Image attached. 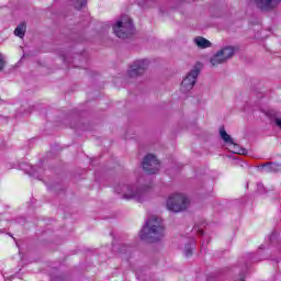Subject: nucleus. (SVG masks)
Listing matches in <instances>:
<instances>
[{
	"label": "nucleus",
	"mask_w": 281,
	"mask_h": 281,
	"mask_svg": "<svg viewBox=\"0 0 281 281\" xmlns=\"http://www.w3.org/2000/svg\"><path fill=\"white\" fill-rule=\"evenodd\" d=\"M164 233L165 228L161 218L151 216L140 231L139 237L142 240H148V243H157V240L164 238Z\"/></svg>",
	"instance_id": "nucleus-1"
},
{
	"label": "nucleus",
	"mask_w": 281,
	"mask_h": 281,
	"mask_svg": "<svg viewBox=\"0 0 281 281\" xmlns=\"http://www.w3.org/2000/svg\"><path fill=\"white\" fill-rule=\"evenodd\" d=\"M113 32L117 38H131L135 34L133 20L128 15H123L113 26Z\"/></svg>",
	"instance_id": "nucleus-2"
},
{
	"label": "nucleus",
	"mask_w": 281,
	"mask_h": 281,
	"mask_svg": "<svg viewBox=\"0 0 281 281\" xmlns=\"http://www.w3.org/2000/svg\"><path fill=\"white\" fill-rule=\"evenodd\" d=\"M190 200L184 194L176 193L167 200V210L170 212H183L188 210Z\"/></svg>",
	"instance_id": "nucleus-3"
},
{
	"label": "nucleus",
	"mask_w": 281,
	"mask_h": 281,
	"mask_svg": "<svg viewBox=\"0 0 281 281\" xmlns=\"http://www.w3.org/2000/svg\"><path fill=\"white\" fill-rule=\"evenodd\" d=\"M234 54H235L234 47L232 46L224 47L211 58V65L213 67H218V65H223V63H225L226 60H229V58H232Z\"/></svg>",
	"instance_id": "nucleus-4"
},
{
	"label": "nucleus",
	"mask_w": 281,
	"mask_h": 281,
	"mask_svg": "<svg viewBox=\"0 0 281 281\" xmlns=\"http://www.w3.org/2000/svg\"><path fill=\"white\" fill-rule=\"evenodd\" d=\"M161 167V164L159 162V159H157V156L153 154H148L143 159V170L147 172V175H156L159 172V168Z\"/></svg>",
	"instance_id": "nucleus-5"
},
{
	"label": "nucleus",
	"mask_w": 281,
	"mask_h": 281,
	"mask_svg": "<svg viewBox=\"0 0 281 281\" xmlns=\"http://www.w3.org/2000/svg\"><path fill=\"white\" fill-rule=\"evenodd\" d=\"M199 74H201V70L199 68H194L182 80L181 89L184 93L188 91H192V89L194 88V85H196V78H199Z\"/></svg>",
	"instance_id": "nucleus-6"
},
{
	"label": "nucleus",
	"mask_w": 281,
	"mask_h": 281,
	"mask_svg": "<svg viewBox=\"0 0 281 281\" xmlns=\"http://www.w3.org/2000/svg\"><path fill=\"white\" fill-rule=\"evenodd\" d=\"M146 69H148V60L146 59L136 60L132 65L128 71V76L130 78H137V76H142V74H144Z\"/></svg>",
	"instance_id": "nucleus-7"
},
{
	"label": "nucleus",
	"mask_w": 281,
	"mask_h": 281,
	"mask_svg": "<svg viewBox=\"0 0 281 281\" xmlns=\"http://www.w3.org/2000/svg\"><path fill=\"white\" fill-rule=\"evenodd\" d=\"M281 0H255L256 7L262 12H270L280 5Z\"/></svg>",
	"instance_id": "nucleus-8"
},
{
	"label": "nucleus",
	"mask_w": 281,
	"mask_h": 281,
	"mask_svg": "<svg viewBox=\"0 0 281 281\" xmlns=\"http://www.w3.org/2000/svg\"><path fill=\"white\" fill-rule=\"evenodd\" d=\"M194 43L198 47H200V49H207V47H212V42L205 37L198 36L194 38Z\"/></svg>",
	"instance_id": "nucleus-9"
},
{
	"label": "nucleus",
	"mask_w": 281,
	"mask_h": 281,
	"mask_svg": "<svg viewBox=\"0 0 281 281\" xmlns=\"http://www.w3.org/2000/svg\"><path fill=\"white\" fill-rule=\"evenodd\" d=\"M25 30H27V25L25 24V22L20 23L14 30L15 36H19V38H23V36H25Z\"/></svg>",
	"instance_id": "nucleus-10"
},
{
	"label": "nucleus",
	"mask_w": 281,
	"mask_h": 281,
	"mask_svg": "<svg viewBox=\"0 0 281 281\" xmlns=\"http://www.w3.org/2000/svg\"><path fill=\"white\" fill-rule=\"evenodd\" d=\"M220 135L225 144H233L234 146H236V144H234V140L232 139V136H229V134H227V132L225 131V127L220 128Z\"/></svg>",
	"instance_id": "nucleus-11"
},
{
	"label": "nucleus",
	"mask_w": 281,
	"mask_h": 281,
	"mask_svg": "<svg viewBox=\"0 0 281 281\" xmlns=\"http://www.w3.org/2000/svg\"><path fill=\"white\" fill-rule=\"evenodd\" d=\"M74 5L76 10H82L87 5V0H74Z\"/></svg>",
	"instance_id": "nucleus-12"
},
{
	"label": "nucleus",
	"mask_w": 281,
	"mask_h": 281,
	"mask_svg": "<svg viewBox=\"0 0 281 281\" xmlns=\"http://www.w3.org/2000/svg\"><path fill=\"white\" fill-rule=\"evenodd\" d=\"M135 196H137V193L133 192V190H131V192L128 194L124 195V199H135Z\"/></svg>",
	"instance_id": "nucleus-13"
},
{
	"label": "nucleus",
	"mask_w": 281,
	"mask_h": 281,
	"mask_svg": "<svg viewBox=\"0 0 281 281\" xmlns=\"http://www.w3.org/2000/svg\"><path fill=\"white\" fill-rule=\"evenodd\" d=\"M274 124H276V126H278V128H280V131H281V117L274 119Z\"/></svg>",
	"instance_id": "nucleus-14"
},
{
	"label": "nucleus",
	"mask_w": 281,
	"mask_h": 281,
	"mask_svg": "<svg viewBox=\"0 0 281 281\" xmlns=\"http://www.w3.org/2000/svg\"><path fill=\"white\" fill-rule=\"evenodd\" d=\"M3 67H5V63L3 61V58H1L0 55V71L3 69Z\"/></svg>",
	"instance_id": "nucleus-15"
},
{
	"label": "nucleus",
	"mask_w": 281,
	"mask_h": 281,
	"mask_svg": "<svg viewBox=\"0 0 281 281\" xmlns=\"http://www.w3.org/2000/svg\"><path fill=\"white\" fill-rule=\"evenodd\" d=\"M187 256H192V250L187 249Z\"/></svg>",
	"instance_id": "nucleus-16"
},
{
	"label": "nucleus",
	"mask_w": 281,
	"mask_h": 281,
	"mask_svg": "<svg viewBox=\"0 0 281 281\" xmlns=\"http://www.w3.org/2000/svg\"><path fill=\"white\" fill-rule=\"evenodd\" d=\"M200 234H203V232L201 231Z\"/></svg>",
	"instance_id": "nucleus-17"
}]
</instances>
